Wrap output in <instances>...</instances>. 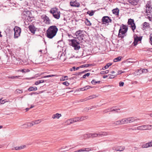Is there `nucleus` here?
Returning <instances> with one entry per match:
<instances>
[{
    "label": "nucleus",
    "mask_w": 152,
    "mask_h": 152,
    "mask_svg": "<svg viewBox=\"0 0 152 152\" xmlns=\"http://www.w3.org/2000/svg\"><path fill=\"white\" fill-rule=\"evenodd\" d=\"M73 118L74 119V121L75 122V123L77 122L80 121L79 117H75Z\"/></svg>",
    "instance_id": "nucleus-33"
},
{
    "label": "nucleus",
    "mask_w": 152,
    "mask_h": 152,
    "mask_svg": "<svg viewBox=\"0 0 152 152\" xmlns=\"http://www.w3.org/2000/svg\"><path fill=\"white\" fill-rule=\"evenodd\" d=\"M128 23L129 25H130L133 31H134L136 28V26L133 19H130L128 20Z\"/></svg>",
    "instance_id": "nucleus-10"
},
{
    "label": "nucleus",
    "mask_w": 152,
    "mask_h": 152,
    "mask_svg": "<svg viewBox=\"0 0 152 152\" xmlns=\"http://www.w3.org/2000/svg\"><path fill=\"white\" fill-rule=\"evenodd\" d=\"M127 27L126 26L123 25L121 26L119 30L118 37L123 38L126 36V33L127 31Z\"/></svg>",
    "instance_id": "nucleus-2"
},
{
    "label": "nucleus",
    "mask_w": 152,
    "mask_h": 152,
    "mask_svg": "<svg viewBox=\"0 0 152 152\" xmlns=\"http://www.w3.org/2000/svg\"><path fill=\"white\" fill-rule=\"evenodd\" d=\"M150 24L147 22H145L143 24V29L150 28Z\"/></svg>",
    "instance_id": "nucleus-18"
},
{
    "label": "nucleus",
    "mask_w": 152,
    "mask_h": 152,
    "mask_svg": "<svg viewBox=\"0 0 152 152\" xmlns=\"http://www.w3.org/2000/svg\"><path fill=\"white\" fill-rule=\"evenodd\" d=\"M112 64L111 63H107V65L104 66L103 67L102 69L103 70H105L106 69L108 68L109 67L112 65Z\"/></svg>",
    "instance_id": "nucleus-26"
},
{
    "label": "nucleus",
    "mask_w": 152,
    "mask_h": 152,
    "mask_svg": "<svg viewBox=\"0 0 152 152\" xmlns=\"http://www.w3.org/2000/svg\"><path fill=\"white\" fill-rule=\"evenodd\" d=\"M103 23L104 24L108 23L111 22V20L108 16L103 17L102 19Z\"/></svg>",
    "instance_id": "nucleus-12"
},
{
    "label": "nucleus",
    "mask_w": 152,
    "mask_h": 152,
    "mask_svg": "<svg viewBox=\"0 0 152 152\" xmlns=\"http://www.w3.org/2000/svg\"><path fill=\"white\" fill-rule=\"evenodd\" d=\"M26 147L25 145L20 146L16 147H15V149L16 150H19L23 149Z\"/></svg>",
    "instance_id": "nucleus-23"
},
{
    "label": "nucleus",
    "mask_w": 152,
    "mask_h": 152,
    "mask_svg": "<svg viewBox=\"0 0 152 152\" xmlns=\"http://www.w3.org/2000/svg\"><path fill=\"white\" fill-rule=\"evenodd\" d=\"M109 78V79H112L114 78L115 76L113 75H108Z\"/></svg>",
    "instance_id": "nucleus-52"
},
{
    "label": "nucleus",
    "mask_w": 152,
    "mask_h": 152,
    "mask_svg": "<svg viewBox=\"0 0 152 152\" xmlns=\"http://www.w3.org/2000/svg\"><path fill=\"white\" fill-rule=\"evenodd\" d=\"M79 152H84L85 151L84 148L80 149L78 150Z\"/></svg>",
    "instance_id": "nucleus-60"
},
{
    "label": "nucleus",
    "mask_w": 152,
    "mask_h": 152,
    "mask_svg": "<svg viewBox=\"0 0 152 152\" xmlns=\"http://www.w3.org/2000/svg\"><path fill=\"white\" fill-rule=\"evenodd\" d=\"M70 4L71 6L75 7H79L80 6L79 3H77L76 1L70 2Z\"/></svg>",
    "instance_id": "nucleus-16"
},
{
    "label": "nucleus",
    "mask_w": 152,
    "mask_h": 152,
    "mask_svg": "<svg viewBox=\"0 0 152 152\" xmlns=\"http://www.w3.org/2000/svg\"><path fill=\"white\" fill-rule=\"evenodd\" d=\"M139 1V0H129V3L134 5H137Z\"/></svg>",
    "instance_id": "nucleus-20"
},
{
    "label": "nucleus",
    "mask_w": 152,
    "mask_h": 152,
    "mask_svg": "<svg viewBox=\"0 0 152 152\" xmlns=\"http://www.w3.org/2000/svg\"><path fill=\"white\" fill-rule=\"evenodd\" d=\"M63 84L64 85L68 86L69 85V83L67 81H65L63 83Z\"/></svg>",
    "instance_id": "nucleus-54"
},
{
    "label": "nucleus",
    "mask_w": 152,
    "mask_h": 152,
    "mask_svg": "<svg viewBox=\"0 0 152 152\" xmlns=\"http://www.w3.org/2000/svg\"><path fill=\"white\" fill-rule=\"evenodd\" d=\"M84 150L85 151L87 152L91 150V148H85Z\"/></svg>",
    "instance_id": "nucleus-47"
},
{
    "label": "nucleus",
    "mask_w": 152,
    "mask_h": 152,
    "mask_svg": "<svg viewBox=\"0 0 152 152\" xmlns=\"http://www.w3.org/2000/svg\"><path fill=\"white\" fill-rule=\"evenodd\" d=\"M14 38H17L20 35L21 32V28L18 26H15L14 28Z\"/></svg>",
    "instance_id": "nucleus-7"
},
{
    "label": "nucleus",
    "mask_w": 152,
    "mask_h": 152,
    "mask_svg": "<svg viewBox=\"0 0 152 152\" xmlns=\"http://www.w3.org/2000/svg\"><path fill=\"white\" fill-rule=\"evenodd\" d=\"M148 147L152 146V141L148 143Z\"/></svg>",
    "instance_id": "nucleus-58"
},
{
    "label": "nucleus",
    "mask_w": 152,
    "mask_h": 152,
    "mask_svg": "<svg viewBox=\"0 0 152 152\" xmlns=\"http://www.w3.org/2000/svg\"><path fill=\"white\" fill-rule=\"evenodd\" d=\"M28 28L31 32L33 34L35 33V31L37 30V28L33 25L29 26Z\"/></svg>",
    "instance_id": "nucleus-15"
},
{
    "label": "nucleus",
    "mask_w": 152,
    "mask_h": 152,
    "mask_svg": "<svg viewBox=\"0 0 152 152\" xmlns=\"http://www.w3.org/2000/svg\"><path fill=\"white\" fill-rule=\"evenodd\" d=\"M100 82V81H95L94 80H93L91 81V83L94 85H95L96 83H99Z\"/></svg>",
    "instance_id": "nucleus-37"
},
{
    "label": "nucleus",
    "mask_w": 152,
    "mask_h": 152,
    "mask_svg": "<svg viewBox=\"0 0 152 152\" xmlns=\"http://www.w3.org/2000/svg\"><path fill=\"white\" fill-rule=\"evenodd\" d=\"M28 124H30L29 126H32L34 125H35L34 122V121H31V122H29L28 123Z\"/></svg>",
    "instance_id": "nucleus-51"
},
{
    "label": "nucleus",
    "mask_w": 152,
    "mask_h": 152,
    "mask_svg": "<svg viewBox=\"0 0 152 152\" xmlns=\"http://www.w3.org/2000/svg\"><path fill=\"white\" fill-rule=\"evenodd\" d=\"M139 71H140V72H141L142 73H147L148 71V70L146 69H140L139 70Z\"/></svg>",
    "instance_id": "nucleus-35"
},
{
    "label": "nucleus",
    "mask_w": 152,
    "mask_h": 152,
    "mask_svg": "<svg viewBox=\"0 0 152 152\" xmlns=\"http://www.w3.org/2000/svg\"><path fill=\"white\" fill-rule=\"evenodd\" d=\"M85 23L86 25L87 26H90L91 25V23H90V21L88 20V19H86Z\"/></svg>",
    "instance_id": "nucleus-36"
},
{
    "label": "nucleus",
    "mask_w": 152,
    "mask_h": 152,
    "mask_svg": "<svg viewBox=\"0 0 152 152\" xmlns=\"http://www.w3.org/2000/svg\"><path fill=\"white\" fill-rule=\"evenodd\" d=\"M16 91L19 94L21 93L22 92V91L21 90L19 89H17Z\"/></svg>",
    "instance_id": "nucleus-57"
},
{
    "label": "nucleus",
    "mask_w": 152,
    "mask_h": 152,
    "mask_svg": "<svg viewBox=\"0 0 152 152\" xmlns=\"http://www.w3.org/2000/svg\"><path fill=\"white\" fill-rule=\"evenodd\" d=\"M142 147L143 148H147L149 147L148 143L143 144L142 146Z\"/></svg>",
    "instance_id": "nucleus-49"
},
{
    "label": "nucleus",
    "mask_w": 152,
    "mask_h": 152,
    "mask_svg": "<svg viewBox=\"0 0 152 152\" xmlns=\"http://www.w3.org/2000/svg\"><path fill=\"white\" fill-rule=\"evenodd\" d=\"M61 116V114L56 113L52 115V118L53 119L56 118L58 119Z\"/></svg>",
    "instance_id": "nucleus-17"
},
{
    "label": "nucleus",
    "mask_w": 152,
    "mask_h": 152,
    "mask_svg": "<svg viewBox=\"0 0 152 152\" xmlns=\"http://www.w3.org/2000/svg\"><path fill=\"white\" fill-rule=\"evenodd\" d=\"M120 109L118 108L113 107L110 109V112L115 111L116 113H120Z\"/></svg>",
    "instance_id": "nucleus-19"
},
{
    "label": "nucleus",
    "mask_w": 152,
    "mask_h": 152,
    "mask_svg": "<svg viewBox=\"0 0 152 152\" xmlns=\"http://www.w3.org/2000/svg\"><path fill=\"white\" fill-rule=\"evenodd\" d=\"M124 83L122 82H120L119 83V86L120 87H122L124 86Z\"/></svg>",
    "instance_id": "nucleus-55"
},
{
    "label": "nucleus",
    "mask_w": 152,
    "mask_h": 152,
    "mask_svg": "<svg viewBox=\"0 0 152 152\" xmlns=\"http://www.w3.org/2000/svg\"><path fill=\"white\" fill-rule=\"evenodd\" d=\"M149 42L152 45V34L150 35Z\"/></svg>",
    "instance_id": "nucleus-45"
},
{
    "label": "nucleus",
    "mask_w": 152,
    "mask_h": 152,
    "mask_svg": "<svg viewBox=\"0 0 152 152\" xmlns=\"http://www.w3.org/2000/svg\"><path fill=\"white\" fill-rule=\"evenodd\" d=\"M91 137L92 138L96 137H98V133H92Z\"/></svg>",
    "instance_id": "nucleus-32"
},
{
    "label": "nucleus",
    "mask_w": 152,
    "mask_h": 152,
    "mask_svg": "<svg viewBox=\"0 0 152 152\" xmlns=\"http://www.w3.org/2000/svg\"><path fill=\"white\" fill-rule=\"evenodd\" d=\"M115 124L116 125H121L125 124L124 118L116 121L115 122Z\"/></svg>",
    "instance_id": "nucleus-14"
},
{
    "label": "nucleus",
    "mask_w": 152,
    "mask_h": 152,
    "mask_svg": "<svg viewBox=\"0 0 152 152\" xmlns=\"http://www.w3.org/2000/svg\"><path fill=\"white\" fill-rule=\"evenodd\" d=\"M152 128L149 127V125H143L138 126L137 127V129L140 130H151Z\"/></svg>",
    "instance_id": "nucleus-8"
},
{
    "label": "nucleus",
    "mask_w": 152,
    "mask_h": 152,
    "mask_svg": "<svg viewBox=\"0 0 152 152\" xmlns=\"http://www.w3.org/2000/svg\"><path fill=\"white\" fill-rule=\"evenodd\" d=\"M89 66H90L89 64H84V65H83L81 66H80V67H81V68H83V67H88Z\"/></svg>",
    "instance_id": "nucleus-43"
},
{
    "label": "nucleus",
    "mask_w": 152,
    "mask_h": 152,
    "mask_svg": "<svg viewBox=\"0 0 152 152\" xmlns=\"http://www.w3.org/2000/svg\"><path fill=\"white\" fill-rule=\"evenodd\" d=\"M0 103L1 104H3L5 102L4 100H2L0 102Z\"/></svg>",
    "instance_id": "nucleus-64"
},
{
    "label": "nucleus",
    "mask_w": 152,
    "mask_h": 152,
    "mask_svg": "<svg viewBox=\"0 0 152 152\" xmlns=\"http://www.w3.org/2000/svg\"><path fill=\"white\" fill-rule=\"evenodd\" d=\"M87 138H89L91 137V133H87Z\"/></svg>",
    "instance_id": "nucleus-53"
},
{
    "label": "nucleus",
    "mask_w": 152,
    "mask_h": 152,
    "mask_svg": "<svg viewBox=\"0 0 152 152\" xmlns=\"http://www.w3.org/2000/svg\"><path fill=\"white\" fill-rule=\"evenodd\" d=\"M122 73V72L121 70H119L118 72V74H120Z\"/></svg>",
    "instance_id": "nucleus-62"
},
{
    "label": "nucleus",
    "mask_w": 152,
    "mask_h": 152,
    "mask_svg": "<svg viewBox=\"0 0 152 152\" xmlns=\"http://www.w3.org/2000/svg\"><path fill=\"white\" fill-rule=\"evenodd\" d=\"M65 123L67 125H69L71 124V122L70 121L69 119L65 121Z\"/></svg>",
    "instance_id": "nucleus-46"
},
{
    "label": "nucleus",
    "mask_w": 152,
    "mask_h": 152,
    "mask_svg": "<svg viewBox=\"0 0 152 152\" xmlns=\"http://www.w3.org/2000/svg\"><path fill=\"white\" fill-rule=\"evenodd\" d=\"M49 12L55 19H58L60 18L61 13L58 8L56 7L52 8Z\"/></svg>",
    "instance_id": "nucleus-3"
},
{
    "label": "nucleus",
    "mask_w": 152,
    "mask_h": 152,
    "mask_svg": "<svg viewBox=\"0 0 152 152\" xmlns=\"http://www.w3.org/2000/svg\"><path fill=\"white\" fill-rule=\"evenodd\" d=\"M58 31V28L56 26H50L46 31L47 37L52 39L56 36Z\"/></svg>",
    "instance_id": "nucleus-1"
},
{
    "label": "nucleus",
    "mask_w": 152,
    "mask_h": 152,
    "mask_svg": "<svg viewBox=\"0 0 152 152\" xmlns=\"http://www.w3.org/2000/svg\"><path fill=\"white\" fill-rule=\"evenodd\" d=\"M68 77L66 76H65L64 77H62V78H61V80H67L68 79Z\"/></svg>",
    "instance_id": "nucleus-42"
},
{
    "label": "nucleus",
    "mask_w": 152,
    "mask_h": 152,
    "mask_svg": "<svg viewBox=\"0 0 152 152\" xmlns=\"http://www.w3.org/2000/svg\"><path fill=\"white\" fill-rule=\"evenodd\" d=\"M134 40L133 42V43L134 45H136L137 42L140 41H141L142 39V38L141 37H139L136 35L134 36Z\"/></svg>",
    "instance_id": "nucleus-11"
},
{
    "label": "nucleus",
    "mask_w": 152,
    "mask_h": 152,
    "mask_svg": "<svg viewBox=\"0 0 152 152\" xmlns=\"http://www.w3.org/2000/svg\"><path fill=\"white\" fill-rule=\"evenodd\" d=\"M125 149L124 146H118L115 149L116 151H123Z\"/></svg>",
    "instance_id": "nucleus-21"
},
{
    "label": "nucleus",
    "mask_w": 152,
    "mask_h": 152,
    "mask_svg": "<svg viewBox=\"0 0 152 152\" xmlns=\"http://www.w3.org/2000/svg\"><path fill=\"white\" fill-rule=\"evenodd\" d=\"M75 38L77 39L79 41H82L83 39L84 34L83 31L81 30L77 31L74 35Z\"/></svg>",
    "instance_id": "nucleus-5"
},
{
    "label": "nucleus",
    "mask_w": 152,
    "mask_h": 152,
    "mask_svg": "<svg viewBox=\"0 0 152 152\" xmlns=\"http://www.w3.org/2000/svg\"><path fill=\"white\" fill-rule=\"evenodd\" d=\"M44 82V80H41L37 81L35 82V85H37L40 83H43Z\"/></svg>",
    "instance_id": "nucleus-30"
},
{
    "label": "nucleus",
    "mask_w": 152,
    "mask_h": 152,
    "mask_svg": "<svg viewBox=\"0 0 152 152\" xmlns=\"http://www.w3.org/2000/svg\"><path fill=\"white\" fill-rule=\"evenodd\" d=\"M108 77V75H104L103 76V78H107V77Z\"/></svg>",
    "instance_id": "nucleus-63"
},
{
    "label": "nucleus",
    "mask_w": 152,
    "mask_h": 152,
    "mask_svg": "<svg viewBox=\"0 0 152 152\" xmlns=\"http://www.w3.org/2000/svg\"><path fill=\"white\" fill-rule=\"evenodd\" d=\"M96 95H93L91 96H90L88 97L87 98H86V100H89L91 99H93L94 98L96 97Z\"/></svg>",
    "instance_id": "nucleus-29"
},
{
    "label": "nucleus",
    "mask_w": 152,
    "mask_h": 152,
    "mask_svg": "<svg viewBox=\"0 0 152 152\" xmlns=\"http://www.w3.org/2000/svg\"><path fill=\"white\" fill-rule=\"evenodd\" d=\"M83 137L85 139H86L88 138H87V134H85L83 135Z\"/></svg>",
    "instance_id": "nucleus-59"
},
{
    "label": "nucleus",
    "mask_w": 152,
    "mask_h": 152,
    "mask_svg": "<svg viewBox=\"0 0 152 152\" xmlns=\"http://www.w3.org/2000/svg\"><path fill=\"white\" fill-rule=\"evenodd\" d=\"M80 121L86 119L88 118L87 116H82L81 117H79Z\"/></svg>",
    "instance_id": "nucleus-34"
},
{
    "label": "nucleus",
    "mask_w": 152,
    "mask_h": 152,
    "mask_svg": "<svg viewBox=\"0 0 152 152\" xmlns=\"http://www.w3.org/2000/svg\"><path fill=\"white\" fill-rule=\"evenodd\" d=\"M34 121V122L35 124H36L40 123L42 121V120L41 119H38Z\"/></svg>",
    "instance_id": "nucleus-39"
},
{
    "label": "nucleus",
    "mask_w": 152,
    "mask_h": 152,
    "mask_svg": "<svg viewBox=\"0 0 152 152\" xmlns=\"http://www.w3.org/2000/svg\"><path fill=\"white\" fill-rule=\"evenodd\" d=\"M93 88V87H91L89 86H87L83 88H80V90L81 91H86L87 89H89L90 88Z\"/></svg>",
    "instance_id": "nucleus-25"
},
{
    "label": "nucleus",
    "mask_w": 152,
    "mask_h": 152,
    "mask_svg": "<svg viewBox=\"0 0 152 152\" xmlns=\"http://www.w3.org/2000/svg\"><path fill=\"white\" fill-rule=\"evenodd\" d=\"M146 13L147 16H152V8L150 2H148L146 5Z\"/></svg>",
    "instance_id": "nucleus-6"
},
{
    "label": "nucleus",
    "mask_w": 152,
    "mask_h": 152,
    "mask_svg": "<svg viewBox=\"0 0 152 152\" xmlns=\"http://www.w3.org/2000/svg\"><path fill=\"white\" fill-rule=\"evenodd\" d=\"M87 14H88L90 16H92L94 15V12L93 11H88L87 12Z\"/></svg>",
    "instance_id": "nucleus-38"
},
{
    "label": "nucleus",
    "mask_w": 152,
    "mask_h": 152,
    "mask_svg": "<svg viewBox=\"0 0 152 152\" xmlns=\"http://www.w3.org/2000/svg\"><path fill=\"white\" fill-rule=\"evenodd\" d=\"M109 71L108 70H106L105 71H103L101 72L100 73L101 74H107L108 73Z\"/></svg>",
    "instance_id": "nucleus-50"
},
{
    "label": "nucleus",
    "mask_w": 152,
    "mask_h": 152,
    "mask_svg": "<svg viewBox=\"0 0 152 152\" xmlns=\"http://www.w3.org/2000/svg\"><path fill=\"white\" fill-rule=\"evenodd\" d=\"M125 124L130 123L134 121L136 119L134 117H129L124 118Z\"/></svg>",
    "instance_id": "nucleus-9"
},
{
    "label": "nucleus",
    "mask_w": 152,
    "mask_h": 152,
    "mask_svg": "<svg viewBox=\"0 0 152 152\" xmlns=\"http://www.w3.org/2000/svg\"><path fill=\"white\" fill-rule=\"evenodd\" d=\"M121 59V56H118L117 58H115L114 59V62H117L118 61H120Z\"/></svg>",
    "instance_id": "nucleus-31"
},
{
    "label": "nucleus",
    "mask_w": 152,
    "mask_h": 152,
    "mask_svg": "<svg viewBox=\"0 0 152 152\" xmlns=\"http://www.w3.org/2000/svg\"><path fill=\"white\" fill-rule=\"evenodd\" d=\"M42 18L43 19L45 23L47 24H49L50 23V20L48 17L46 15L42 16Z\"/></svg>",
    "instance_id": "nucleus-13"
},
{
    "label": "nucleus",
    "mask_w": 152,
    "mask_h": 152,
    "mask_svg": "<svg viewBox=\"0 0 152 152\" xmlns=\"http://www.w3.org/2000/svg\"><path fill=\"white\" fill-rule=\"evenodd\" d=\"M37 89V88L36 87H31L29 88L28 90L29 91H35Z\"/></svg>",
    "instance_id": "nucleus-27"
},
{
    "label": "nucleus",
    "mask_w": 152,
    "mask_h": 152,
    "mask_svg": "<svg viewBox=\"0 0 152 152\" xmlns=\"http://www.w3.org/2000/svg\"><path fill=\"white\" fill-rule=\"evenodd\" d=\"M18 71L21 72L23 73H26L29 72L30 70L28 69H23L18 70Z\"/></svg>",
    "instance_id": "nucleus-28"
},
{
    "label": "nucleus",
    "mask_w": 152,
    "mask_h": 152,
    "mask_svg": "<svg viewBox=\"0 0 152 152\" xmlns=\"http://www.w3.org/2000/svg\"><path fill=\"white\" fill-rule=\"evenodd\" d=\"M108 134L106 132H102L99 133H98V137H103L107 136Z\"/></svg>",
    "instance_id": "nucleus-24"
},
{
    "label": "nucleus",
    "mask_w": 152,
    "mask_h": 152,
    "mask_svg": "<svg viewBox=\"0 0 152 152\" xmlns=\"http://www.w3.org/2000/svg\"><path fill=\"white\" fill-rule=\"evenodd\" d=\"M69 120L71 122V124H72L75 123L73 118L70 119Z\"/></svg>",
    "instance_id": "nucleus-56"
},
{
    "label": "nucleus",
    "mask_w": 152,
    "mask_h": 152,
    "mask_svg": "<svg viewBox=\"0 0 152 152\" xmlns=\"http://www.w3.org/2000/svg\"><path fill=\"white\" fill-rule=\"evenodd\" d=\"M69 45L72 46L75 50H78L80 48V43L75 39H69Z\"/></svg>",
    "instance_id": "nucleus-4"
},
{
    "label": "nucleus",
    "mask_w": 152,
    "mask_h": 152,
    "mask_svg": "<svg viewBox=\"0 0 152 152\" xmlns=\"http://www.w3.org/2000/svg\"><path fill=\"white\" fill-rule=\"evenodd\" d=\"M148 17L150 21H152V16H148Z\"/></svg>",
    "instance_id": "nucleus-61"
},
{
    "label": "nucleus",
    "mask_w": 152,
    "mask_h": 152,
    "mask_svg": "<svg viewBox=\"0 0 152 152\" xmlns=\"http://www.w3.org/2000/svg\"><path fill=\"white\" fill-rule=\"evenodd\" d=\"M90 75V73H87L86 74L84 75L83 76V78H86V77H88Z\"/></svg>",
    "instance_id": "nucleus-48"
},
{
    "label": "nucleus",
    "mask_w": 152,
    "mask_h": 152,
    "mask_svg": "<svg viewBox=\"0 0 152 152\" xmlns=\"http://www.w3.org/2000/svg\"><path fill=\"white\" fill-rule=\"evenodd\" d=\"M110 112V109L109 108L106 109L103 111V112L104 113H107Z\"/></svg>",
    "instance_id": "nucleus-44"
},
{
    "label": "nucleus",
    "mask_w": 152,
    "mask_h": 152,
    "mask_svg": "<svg viewBox=\"0 0 152 152\" xmlns=\"http://www.w3.org/2000/svg\"><path fill=\"white\" fill-rule=\"evenodd\" d=\"M55 75H48L45 76L43 77H42V78L50 77H52L54 76Z\"/></svg>",
    "instance_id": "nucleus-41"
},
{
    "label": "nucleus",
    "mask_w": 152,
    "mask_h": 152,
    "mask_svg": "<svg viewBox=\"0 0 152 152\" xmlns=\"http://www.w3.org/2000/svg\"><path fill=\"white\" fill-rule=\"evenodd\" d=\"M20 77H21V76H12V77H9V78H11V79H14L18 78Z\"/></svg>",
    "instance_id": "nucleus-40"
},
{
    "label": "nucleus",
    "mask_w": 152,
    "mask_h": 152,
    "mask_svg": "<svg viewBox=\"0 0 152 152\" xmlns=\"http://www.w3.org/2000/svg\"><path fill=\"white\" fill-rule=\"evenodd\" d=\"M113 13L116 15H118L119 10L118 8L112 10Z\"/></svg>",
    "instance_id": "nucleus-22"
}]
</instances>
